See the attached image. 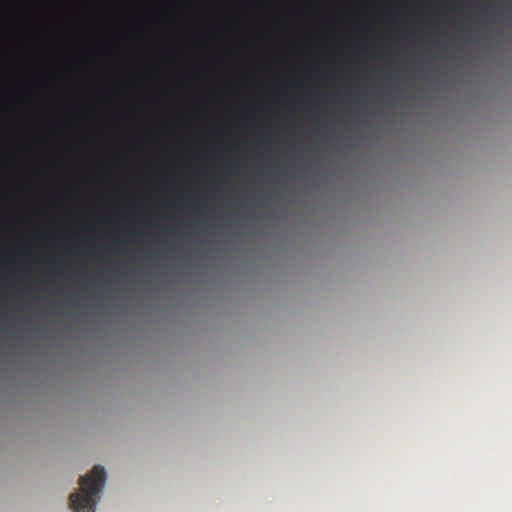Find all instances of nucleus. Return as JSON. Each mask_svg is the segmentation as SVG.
Listing matches in <instances>:
<instances>
[{"label":"nucleus","mask_w":512,"mask_h":512,"mask_svg":"<svg viewBox=\"0 0 512 512\" xmlns=\"http://www.w3.org/2000/svg\"><path fill=\"white\" fill-rule=\"evenodd\" d=\"M106 481L102 466H94L92 471L79 480V492L70 495V507L74 512H95L100 492Z\"/></svg>","instance_id":"nucleus-1"}]
</instances>
